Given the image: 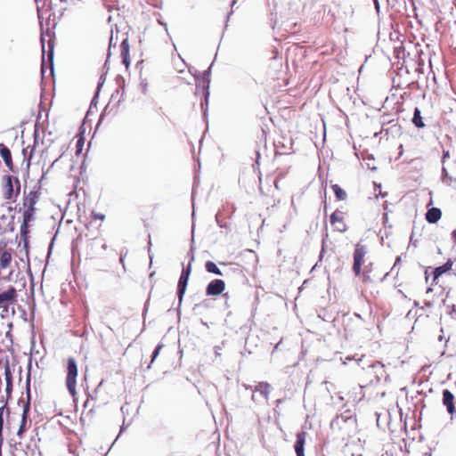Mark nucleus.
<instances>
[{"instance_id":"cd10ccee","label":"nucleus","mask_w":456,"mask_h":456,"mask_svg":"<svg viewBox=\"0 0 456 456\" xmlns=\"http://www.w3.org/2000/svg\"><path fill=\"white\" fill-rule=\"evenodd\" d=\"M92 217H93V219H94V220L99 219V220H101V221H103V220H104V218H105V216H104L103 214H101V213L93 212V213H92Z\"/></svg>"},{"instance_id":"9b49d317","label":"nucleus","mask_w":456,"mask_h":456,"mask_svg":"<svg viewBox=\"0 0 456 456\" xmlns=\"http://www.w3.org/2000/svg\"><path fill=\"white\" fill-rule=\"evenodd\" d=\"M306 433L305 431L299 432L297 435V440L294 445L297 456H305L304 447L305 444Z\"/></svg>"},{"instance_id":"c85d7f7f","label":"nucleus","mask_w":456,"mask_h":456,"mask_svg":"<svg viewBox=\"0 0 456 456\" xmlns=\"http://www.w3.org/2000/svg\"><path fill=\"white\" fill-rule=\"evenodd\" d=\"M260 387L263 388L261 390V393L266 396L269 392L270 386L268 384H265V385L261 384Z\"/></svg>"},{"instance_id":"473e14b6","label":"nucleus","mask_w":456,"mask_h":456,"mask_svg":"<svg viewBox=\"0 0 456 456\" xmlns=\"http://www.w3.org/2000/svg\"><path fill=\"white\" fill-rule=\"evenodd\" d=\"M401 261V258L400 257H397L396 260H395V263L394 265V266H396Z\"/></svg>"},{"instance_id":"7ed1b4c3","label":"nucleus","mask_w":456,"mask_h":456,"mask_svg":"<svg viewBox=\"0 0 456 456\" xmlns=\"http://www.w3.org/2000/svg\"><path fill=\"white\" fill-rule=\"evenodd\" d=\"M367 255V248L361 243H356L354 250V263L353 272L355 276H360L362 273V268L365 263V256Z\"/></svg>"},{"instance_id":"412c9836","label":"nucleus","mask_w":456,"mask_h":456,"mask_svg":"<svg viewBox=\"0 0 456 456\" xmlns=\"http://www.w3.org/2000/svg\"><path fill=\"white\" fill-rule=\"evenodd\" d=\"M205 268L206 270L208 272V273H215V274H217V275H222V272L221 270L217 267V265L212 262V261H208L206 262L205 264Z\"/></svg>"},{"instance_id":"1a4fd4ad","label":"nucleus","mask_w":456,"mask_h":456,"mask_svg":"<svg viewBox=\"0 0 456 456\" xmlns=\"http://www.w3.org/2000/svg\"><path fill=\"white\" fill-rule=\"evenodd\" d=\"M360 276H362V281L363 283H370L379 280H382V278L379 275L374 273L372 263H370L369 265H365L363 269L362 268V273Z\"/></svg>"},{"instance_id":"7c9ffc66","label":"nucleus","mask_w":456,"mask_h":456,"mask_svg":"<svg viewBox=\"0 0 456 456\" xmlns=\"http://www.w3.org/2000/svg\"><path fill=\"white\" fill-rule=\"evenodd\" d=\"M278 56H279V53H278V51H274V52H273V59H277V58H278Z\"/></svg>"},{"instance_id":"bb28decb","label":"nucleus","mask_w":456,"mask_h":456,"mask_svg":"<svg viewBox=\"0 0 456 456\" xmlns=\"http://www.w3.org/2000/svg\"><path fill=\"white\" fill-rule=\"evenodd\" d=\"M162 347H163V345H162V344H159V345L156 346V348H155V350H154V352H153V354H152L151 362H154V360L157 358V356L159 355V354L160 350L162 349Z\"/></svg>"},{"instance_id":"dca6fc26","label":"nucleus","mask_w":456,"mask_h":456,"mask_svg":"<svg viewBox=\"0 0 456 456\" xmlns=\"http://www.w3.org/2000/svg\"><path fill=\"white\" fill-rule=\"evenodd\" d=\"M12 262V254L8 250H4L0 253V268L5 269Z\"/></svg>"},{"instance_id":"39448f33","label":"nucleus","mask_w":456,"mask_h":456,"mask_svg":"<svg viewBox=\"0 0 456 456\" xmlns=\"http://www.w3.org/2000/svg\"><path fill=\"white\" fill-rule=\"evenodd\" d=\"M17 290L14 287L11 286L5 291L0 293V309L4 313H8L9 307L17 302Z\"/></svg>"},{"instance_id":"9d476101","label":"nucleus","mask_w":456,"mask_h":456,"mask_svg":"<svg viewBox=\"0 0 456 456\" xmlns=\"http://www.w3.org/2000/svg\"><path fill=\"white\" fill-rule=\"evenodd\" d=\"M225 289V283L223 280L216 279L213 280L207 286L206 293L208 296H219Z\"/></svg>"},{"instance_id":"f8f14e48","label":"nucleus","mask_w":456,"mask_h":456,"mask_svg":"<svg viewBox=\"0 0 456 456\" xmlns=\"http://www.w3.org/2000/svg\"><path fill=\"white\" fill-rule=\"evenodd\" d=\"M0 155L3 158L6 167L11 171H13V163L11 151L4 143H0Z\"/></svg>"},{"instance_id":"4be33fe9","label":"nucleus","mask_w":456,"mask_h":456,"mask_svg":"<svg viewBox=\"0 0 456 456\" xmlns=\"http://www.w3.org/2000/svg\"><path fill=\"white\" fill-rule=\"evenodd\" d=\"M28 408H29V403H27V404L25 405L24 410H23L22 419H21V423H20V428L18 431L19 436H21V434L24 432V427H25L26 421H27V414L28 411Z\"/></svg>"},{"instance_id":"393cba45","label":"nucleus","mask_w":456,"mask_h":456,"mask_svg":"<svg viewBox=\"0 0 456 456\" xmlns=\"http://www.w3.org/2000/svg\"><path fill=\"white\" fill-rule=\"evenodd\" d=\"M6 407V403H4L0 407V443H2V432H3V427H4V412Z\"/></svg>"},{"instance_id":"f704fd0d","label":"nucleus","mask_w":456,"mask_h":456,"mask_svg":"<svg viewBox=\"0 0 456 456\" xmlns=\"http://www.w3.org/2000/svg\"><path fill=\"white\" fill-rule=\"evenodd\" d=\"M49 47H50V51L52 52L53 46L51 45V41H49Z\"/></svg>"},{"instance_id":"b1692460","label":"nucleus","mask_w":456,"mask_h":456,"mask_svg":"<svg viewBox=\"0 0 456 456\" xmlns=\"http://www.w3.org/2000/svg\"><path fill=\"white\" fill-rule=\"evenodd\" d=\"M77 143H76V154L77 155H79L83 150V147H84V144H85V138L83 137V135L80 134H78L77 136Z\"/></svg>"},{"instance_id":"aec40b11","label":"nucleus","mask_w":456,"mask_h":456,"mask_svg":"<svg viewBox=\"0 0 456 456\" xmlns=\"http://www.w3.org/2000/svg\"><path fill=\"white\" fill-rule=\"evenodd\" d=\"M331 189L338 200H345L346 199V191L338 184H332Z\"/></svg>"},{"instance_id":"f257e3e1","label":"nucleus","mask_w":456,"mask_h":456,"mask_svg":"<svg viewBox=\"0 0 456 456\" xmlns=\"http://www.w3.org/2000/svg\"><path fill=\"white\" fill-rule=\"evenodd\" d=\"M65 385L69 395L75 398L77 396V385L78 377V365L77 360L70 356L66 360L65 364Z\"/></svg>"},{"instance_id":"2eb2a0df","label":"nucleus","mask_w":456,"mask_h":456,"mask_svg":"<svg viewBox=\"0 0 456 456\" xmlns=\"http://www.w3.org/2000/svg\"><path fill=\"white\" fill-rule=\"evenodd\" d=\"M452 262L449 260L444 265L435 268L433 271L434 281H436L442 274L449 272L452 269Z\"/></svg>"},{"instance_id":"6ab92c4d","label":"nucleus","mask_w":456,"mask_h":456,"mask_svg":"<svg viewBox=\"0 0 456 456\" xmlns=\"http://www.w3.org/2000/svg\"><path fill=\"white\" fill-rule=\"evenodd\" d=\"M36 208H27L23 213V224L21 228H26L28 223L33 219Z\"/></svg>"},{"instance_id":"5701e85b","label":"nucleus","mask_w":456,"mask_h":456,"mask_svg":"<svg viewBox=\"0 0 456 456\" xmlns=\"http://www.w3.org/2000/svg\"><path fill=\"white\" fill-rule=\"evenodd\" d=\"M5 380H6V391L7 393L12 389V373L9 369V366L5 367Z\"/></svg>"},{"instance_id":"a211bd4d","label":"nucleus","mask_w":456,"mask_h":456,"mask_svg":"<svg viewBox=\"0 0 456 456\" xmlns=\"http://www.w3.org/2000/svg\"><path fill=\"white\" fill-rule=\"evenodd\" d=\"M37 201V196L35 192H30L28 197L24 200V206L27 208H35Z\"/></svg>"},{"instance_id":"4468645a","label":"nucleus","mask_w":456,"mask_h":456,"mask_svg":"<svg viewBox=\"0 0 456 456\" xmlns=\"http://www.w3.org/2000/svg\"><path fill=\"white\" fill-rule=\"evenodd\" d=\"M442 216V211L438 208H429L426 213V220L429 224L436 223Z\"/></svg>"},{"instance_id":"f3484780","label":"nucleus","mask_w":456,"mask_h":456,"mask_svg":"<svg viewBox=\"0 0 456 456\" xmlns=\"http://www.w3.org/2000/svg\"><path fill=\"white\" fill-rule=\"evenodd\" d=\"M412 123L418 128H423L426 126L425 123L423 122V119L421 117V112L419 108H415V110H414Z\"/></svg>"},{"instance_id":"a878e982","label":"nucleus","mask_w":456,"mask_h":456,"mask_svg":"<svg viewBox=\"0 0 456 456\" xmlns=\"http://www.w3.org/2000/svg\"><path fill=\"white\" fill-rule=\"evenodd\" d=\"M270 16L271 20L273 21V28L275 29L278 26L276 6L274 7V10L271 12Z\"/></svg>"},{"instance_id":"f03ea898","label":"nucleus","mask_w":456,"mask_h":456,"mask_svg":"<svg viewBox=\"0 0 456 456\" xmlns=\"http://www.w3.org/2000/svg\"><path fill=\"white\" fill-rule=\"evenodd\" d=\"M20 184L17 177L5 175L3 183V196L5 200H11L20 193Z\"/></svg>"},{"instance_id":"ddd939ff","label":"nucleus","mask_w":456,"mask_h":456,"mask_svg":"<svg viewBox=\"0 0 456 456\" xmlns=\"http://www.w3.org/2000/svg\"><path fill=\"white\" fill-rule=\"evenodd\" d=\"M120 54L122 57V61L126 68L130 65V57H129V43L127 39H125L120 45Z\"/></svg>"},{"instance_id":"2f4dec72","label":"nucleus","mask_w":456,"mask_h":456,"mask_svg":"<svg viewBox=\"0 0 456 456\" xmlns=\"http://www.w3.org/2000/svg\"><path fill=\"white\" fill-rule=\"evenodd\" d=\"M452 237L456 241V229L452 232Z\"/></svg>"},{"instance_id":"20e7f679","label":"nucleus","mask_w":456,"mask_h":456,"mask_svg":"<svg viewBox=\"0 0 456 456\" xmlns=\"http://www.w3.org/2000/svg\"><path fill=\"white\" fill-rule=\"evenodd\" d=\"M346 213L342 210L336 209L330 216V224L334 232L344 233L348 230V226L345 221Z\"/></svg>"},{"instance_id":"72a5a7b5","label":"nucleus","mask_w":456,"mask_h":456,"mask_svg":"<svg viewBox=\"0 0 456 456\" xmlns=\"http://www.w3.org/2000/svg\"><path fill=\"white\" fill-rule=\"evenodd\" d=\"M33 151H34V148L31 150V152H30V155H29V159H28V160L32 158Z\"/></svg>"},{"instance_id":"6e6552de","label":"nucleus","mask_w":456,"mask_h":456,"mask_svg":"<svg viewBox=\"0 0 456 456\" xmlns=\"http://www.w3.org/2000/svg\"><path fill=\"white\" fill-rule=\"evenodd\" d=\"M442 402L443 404L446 407L447 412L451 416H453L456 413L455 397L450 390L444 389L443 391Z\"/></svg>"},{"instance_id":"423d86ee","label":"nucleus","mask_w":456,"mask_h":456,"mask_svg":"<svg viewBox=\"0 0 456 456\" xmlns=\"http://www.w3.org/2000/svg\"><path fill=\"white\" fill-rule=\"evenodd\" d=\"M108 248L104 240L101 237H94L90 240L88 244L86 245V255L91 258H95L99 254V248L102 250H106Z\"/></svg>"},{"instance_id":"c756f323","label":"nucleus","mask_w":456,"mask_h":456,"mask_svg":"<svg viewBox=\"0 0 456 456\" xmlns=\"http://www.w3.org/2000/svg\"><path fill=\"white\" fill-rule=\"evenodd\" d=\"M449 159H450V151H444L443 163L444 164Z\"/></svg>"},{"instance_id":"0eeeda50","label":"nucleus","mask_w":456,"mask_h":456,"mask_svg":"<svg viewBox=\"0 0 456 456\" xmlns=\"http://www.w3.org/2000/svg\"><path fill=\"white\" fill-rule=\"evenodd\" d=\"M191 273V266L189 264L186 268H183L182 273L180 275L179 281H178V288H177V294L179 301L181 302L183 300V295L185 293L189 277Z\"/></svg>"}]
</instances>
